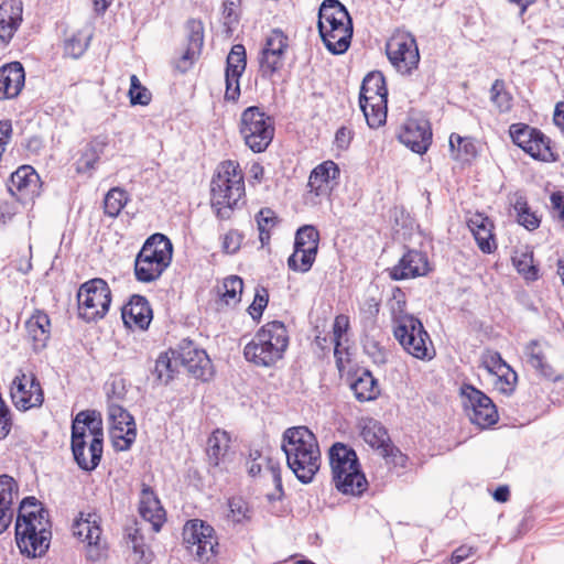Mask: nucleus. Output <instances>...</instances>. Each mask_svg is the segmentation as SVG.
Returning <instances> with one entry per match:
<instances>
[{"instance_id":"nucleus-10","label":"nucleus","mask_w":564,"mask_h":564,"mask_svg":"<svg viewBox=\"0 0 564 564\" xmlns=\"http://www.w3.org/2000/svg\"><path fill=\"white\" fill-rule=\"evenodd\" d=\"M183 541L197 562L216 564L218 541L212 525L199 519L187 521L183 529Z\"/></svg>"},{"instance_id":"nucleus-11","label":"nucleus","mask_w":564,"mask_h":564,"mask_svg":"<svg viewBox=\"0 0 564 564\" xmlns=\"http://www.w3.org/2000/svg\"><path fill=\"white\" fill-rule=\"evenodd\" d=\"M77 301L79 316L86 322H96L109 311L111 291L105 280L95 278L80 285Z\"/></svg>"},{"instance_id":"nucleus-58","label":"nucleus","mask_w":564,"mask_h":564,"mask_svg":"<svg viewBox=\"0 0 564 564\" xmlns=\"http://www.w3.org/2000/svg\"><path fill=\"white\" fill-rule=\"evenodd\" d=\"M362 345L364 351L372 359L375 364L383 365L387 362V352L378 340L366 336Z\"/></svg>"},{"instance_id":"nucleus-31","label":"nucleus","mask_w":564,"mask_h":564,"mask_svg":"<svg viewBox=\"0 0 564 564\" xmlns=\"http://www.w3.org/2000/svg\"><path fill=\"white\" fill-rule=\"evenodd\" d=\"M380 101H388L386 79L380 72H371L362 80L359 105Z\"/></svg>"},{"instance_id":"nucleus-51","label":"nucleus","mask_w":564,"mask_h":564,"mask_svg":"<svg viewBox=\"0 0 564 564\" xmlns=\"http://www.w3.org/2000/svg\"><path fill=\"white\" fill-rule=\"evenodd\" d=\"M90 36L85 35L82 32L73 34L70 37L65 40L64 54L72 58L80 57L88 47Z\"/></svg>"},{"instance_id":"nucleus-20","label":"nucleus","mask_w":564,"mask_h":564,"mask_svg":"<svg viewBox=\"0 0 564 564\" xmlns=\"http://www.w3.org/2000/svg\"><path fill=\"white\" fill-rule=\"evenodd\" d=\"M399 140L413 152L423 154L432 142V131L427 121L408 120L399 133Z\"/></svg>"},{"instance_id":"nucleus-53","label":"nucleus","mask_w":564,"mask_h":564,"mask_svg":"<svg viewBox=\"0 0 564 564\" xmlns=\"http://www.w3.org/2000/svg\"><path fill=\"white\" fill-rule=\"evenodd\" d=\"M260 74L262 78L271 79L272 76L282 69L284 61L269 53L264 48L261 50L260 58Z\"/></svg>"},{"instance_id":"nucleus-46","label":"nucleus","mask_w":564,"mask_h":564,"mask_svg":"<svg viewBox=\"0 0 564 564\" xmlns=\"http://www.w3.org/2000/svg\"><path fill=\"white\" fill-rule=\"evenodd\" d=\"M256 221L259 230V239L261 245L264 246L270 240V231L278 225V217L270 208H262L256 215Z\"/></svg>"},{"instance_id":"nucleus-12","label":"nucleus","mask_w":564,"mask_h":564,"mask_svg":"<svg viewBox=\"0 0 564 564\" xmlns=\"http://www.w3.org/2000/svg\"><path fill=\"white\" fill-rule=\"evenodd\" d=\"M386 52L391 64L401 74H411L417 68L420 54L413 35L406 32L393 34L387 42Z\"/></svg>"},{"instance_id":"nucleus-55","label":"nucleus","mask_w":564,"mask_h":564,"mask_svg":"<svg viewBox=\"0 0 564 564\" xmlns=\"http://www.w3.org/2000/svg\"><path fill=\"white\" fill-rule=\"evenodd\" d=\"M229 514L228 517L235 523H242L251 519V509L241 497H232L228 500Z\"/></svg>"},{"instance_id":"nucleus-7","label":"nucleus","mask_w":564,"mask_h":564,"mask_svg":"<svg viewBox=\"0 0 564 564\" xmlns=\"http://www.w3.org/2000/svg\"><path fill=\"white\" fill-rule=\"evenodd\" d=\"M173 245L163 234L150 236L134 261L135 279L149 283L158 280L171 264Z\"/></svg>"},{"instance_id":"nucleus-43","label":"nucleus","mask_w":564,"mask_h":564,"mask_svg":"<svg viewBox=\"0 0 564 564\" xmlns=\"http://www.w3.org/2000/svg\"><path fill=\"white\" fill-rule=\"evenodd\" d=\"M128 202V194L120 187L111 188L105 196L104 209L109 217H117Z\"/></svg>"},{"instance_id":"nucleus-21","label":"nucleus","mask_w":564,"mask_h":564,"mask_svg":"<svg viewBox=\"0 0 564 564\" xmlns=\"http://www.w3.org/2000/svg\"><path fill=\"white\" fill-rule=\"evenodd\" d=\"M25 83V73L20 62H11L0 67V100L19 96Z\"/></svg>"},{"instance_id":"nucleus-2","label":"nucleus","mask_w":564,"mask_h":564,"mask_svg":"<svg viewBox=\"0 0 564 564\" xmlns=\"http://www.w3.org/2000/svg\"><path fill=\"white\" fill-rule=\"evenodd\" d=\"M72 453L78 467L95 470L104 452L102 420L96 411H80L72 422Z\"/></svg>"},{"instance_id":"nucleus-48","label":"nucleus","mask_w":564,"mask_h":564,"mask_svg":"<svg viewBox=\"0 0 564 564\" xmlns=\"http://www.w3.org/2000/svg\"><path fill=\"white\" fill-rule=\"evenodd\" d=\"M380 311V302L375 297H367L360 304L359 317L365 329H372L376 326Z\"/></svg>"},{"instance_id":"nucleus-16","label":"nucleus","mask_w":564,"mask_h":564,"mask_svg":"<svg viewBox=\"0 0 564 564\" xmlns=\"http://www.w3.org/2000/svg\"><path fill=\"white\" fill-rule=\"evenodd\" d=\"M40 177L35 170L30 165L20 166L11 174L8 191L18 200L32 199L39 195Z\"/></svg>"},{"instance_id":"nucleus-42","label":"nucleus","mask_w":564,"mask_h":564,"mask_svg":"<svg viewBox=\"0 0 564 564\" xmlns=\"http://www.w3.org/2000/svg\"><path fill=\"white\" fill-rule=\"evenodd\" d=\"M387 102L388 101H380L360 105V109L365 116V119L369 128L376 129L386 123Z\"/></svg>"},{"instance_id":"nucleus-35","label":"nucleus","mask_w":564,"mask_h":564,"mask_svg":"<svg viewBox=\"0 0 564 564\" xmlns=\"http://www.w3.org/2000/svg\"><path fill=\"white\" fill-rule=\"evenodd\" d=\"M512 263L518 273L527 281H535L539 279V269L533 263V251L528 247L514 250Z\"/></svg>"},{"instance_id":"nucleus-3","label":"nucleus","mask_w":564,"mask_h":564,"mask_svg":"<svg viewBox=\"0 0 564 564\" xmlns=\"http://www.w3.org/2000/svg\"><path fill=\"white\" fill-rule=\"evenodd\" d=\"M282 451L288 467L302 484H310L321 467V452L315 435L306 426H294L283 433Z\"/></svg>"},{"instance_id":"nucleus-61","label":"nucleus","mask_w":564,"mask_h":564,"mask_svg":"<svg viewBox=\"0 0 564 564\" xmlns=\"http://www.w3.org/2000/svg\"><path fill=\"white\" fill-rule=\"evenodd\" d=\"M269 302L268 291L262 288L261 290H257L253 302L248 307V312L253 319H260L264 308L267 307Z\"/></svg>"},{"instance_id":"nucleus-30","label":"nucleus","mask_w":564,"mask_h":564,"mask_svg":"<svg viewBox=\"0 0 564 564\" xmlns=\"http://www.w3.org/2000/svg\"><path fill=\"white\" fill-rule=\"evenodd\" d=\"M468 227L484 253H491L497 248L492 234L494 224L487 216L475 214L469 218Z\"/></svg>"},{"instance_id":"nucleus-32","label":"nucleus","mask_w":564,"mask_h":564,"mask_svg":"<svg viewBox=\"0 0 564 564\" xmlns=\"http://www.w3.org/2000/svg\"><path fill=\"white\" fill-rule=\"evenodd\" d=\"M339 167L333 161H325L318 164L310 174L307 186L310 192L319 196L326 193L327 185L330 181L339 176Z\"/></svg>"},{"instance_id":"nucleus-25","label":"nucleus","mask_w":564,"mask_h":564,"mask_svg":"<svg viewBox=\"0 0 564 564\" xmlns=\"http://www.w3.org/2000/svg\"><path fill=\"white\" fill-rule=\"evenodd\" d=\"M187 46L183 53L178 68L185 72L200 55L204 45V25L200 20L191 19L186 23Z\"/></svg>"},{"instance_id":"nucleus-4","label":"nucleus","mask_w":564,"mask_h":564,"mask_svg":"<svg viewBox=\"0 0 564 564\" xmlns=\"http://www.w3.org/2000/svg\"><path fill=\"white\" fill-rule=\"evenodd\" d=\"M290 336L284 323L272 321L264 324L243 349V356L258 367H271L283 358Z\"/></svg>"},{"instance_id":"nucleus-15","label":"nucleus","mask_w":564,"mask_h":564,"mask_svg":"<svg viewBox=\"0 0 564 564\" xmlns=\"http://www.w3.org/2000/svg\"><path fill=\"white\" fill-rule=\"evenodd\" d=\"M10 394L14 405L23 411L40 406L44 401L42 387L33 373L17 376L12 381Z\"/></svg>"},{"instance_id":"nucleus-52","label":"nucleus","mask_w":564,"mask_h":564,"mask_svg":"<svg viewBox=\"0 0 564 564\" xmlns=\"http://www.w3.org/2000/svg\"><path fill=\"white\" fill-rule=\"evenodd\" d=\"M538 130L524 123H513L510 126L509 132L513 143L524 151L530 140L538 135Z\"/></svg>"},{"instance_id":"nucleus-23","label":"nucleus","mask_w":564,"mask_h":564,"mask_svg":"<svg viewBox=\"0 0 564 564\" xmlns=\"http://www.w3.org/2000/svg\"><path fill=\"white\" fill-rule=\"evenodd\" d=\"M139 513L152 525L153 531H160L165 520V511L152 488L145 484H142Z\"/></svg>"},{"instance_id":"nucleus-37","label":"nucleus","mask_w":564,"mask_h":564,"mask_svg":"<svg viewBox=\"0 0 564 564\" xmlns=\"http://www.w3.org/2000/svg\"><path fill=\"white\" fill-rule=\"evenodd\" d=\"M230 437L226 431L216 430L207 441V455L209 463L218 466L220 458L229 448Z\"/></svg>"},{"instance_id":"nucleus-18","label":"nucleus","mask_w":564,"mask_h":564,"mask_svg":"<svg viewBox=\"0 0 564 564\" xmlns=\"http://www.w3.org/2000/svg\"><path fill=\"white\" fill-rule=\"evenodd\" d=\"M429 260L425 253L417 250H409L399 260L398 264L389 269L392 280L400 281L427 274Z\"/></svg>"},{"instance_id":"nucleus-5","label":"nucleus","mask_w":564,"mask_h":564,"mask_svg":"<svg viewBox=\"0 0 564 564\" xmlns=\"http://www.w3.org/2000/svg\"><path fill=\"white\" fill-rule=\"evenodd\" d=\"M212 206L220 219H229L234 206L245 195L243 173L239 163L228 160L219 164L210 184Z\"/></svg>"},{"instance_id":"nucleus-57","label":"nucleus","mask_w":564,"mask_h":564,"mask_svg":"<svg viewBox=\"0 0 564 564\" xmlns=\"http://www.w3.org/2000/svg\"><path fill=\"white\" fill-rule=\"evenodd\" d=\"M497 380L495 382L496 389L500 392L510 395L516 388L517 372L508 365L503 368V371L495 373Z\"/></svg>"},{"instance_id":"nucleus-34","label":"nucleus","mask_w":564,"mask_h":564,"mask_svg":"<svg viewBox=\"0 0 564 564\" xmlns=\"http://www.w3.org/2000/svg\"><path fill=\"white\" fill-rule=\"evenodd\" d=\"M350 389L359 402L372 401L380 394L377 379L369 370H361L350 383Z\"/></svg>"},{"instance_id":"nucleus-41","label":"nucleus","mask_w":564,"mask_h":564,"mask_svg":"<svg viewBox=\"0 0 564 564\" xmlns=\"http://www.w3.org/2000/svg\"><path fill=\"white\" fill-rule=\"evenodd\" d=\"M170 352H161L155 361V366L153 369V375H155V381L158 383L167 384L173 378L175 373V365L173 355Z\"/></svg>"},{"instance_id":"nucleus-8","label":"nucleus","mask_w":564,"mask_h":564,"mask_svg":"<svg viewBox=\"0 0 564 564\" xmlns=\"http://www.w3.org/2000/svg\"><path fill=\"white\" fill-rule=\"evenodd\" d=\"M393 335L403 349L421 360L435 356L433 343L422 322L411 314L393 316Z\"/></svg>"},{"instance_id":"nucleus-59","label":"nucleus","mask_w":564,"mask_h":564,"mask_svg":"<svg viewBox=\"0 0 564 564\" xmlns=\"http://www.w3.org/2000/svg\"><path fill=\"white\" fill-rule=\"evenodd\" d=\"M481 365L486 368V370L492 375L498 371H503V368L508 366V364L502 359L501 355L495 350H486L481 355Z\"/></svg>"},{"instance_id":"nucleus-29","label":"nucleus","mask_w":564,"mask_h":564,"mask_svg":"<svg viewBox=\"0 0 564 564\" xmlns=\"http://www.w3.org/2000/svg\"><path fill=\"white\" fill-rule=\"evenodd\" d=\"M18 495V484L9 475L0 476V534L4 532L13 518V500Z\"/></svg>"},{"instance_id":"nucleus-60","label":"nucleus","mask_w":564,"mask_h":564,"mask_svg":"<svg viewBox=\"0 0 564 564\" xmlns=\"http://www.w3.org/2000/svg\"><path fill=\"white\" fill-rule=\"evenodd\" d=\"M349 329V317L345 314H339L335 317L333 323V337L330 338V343L334 344V352L338 354V347L340 346L341 337Z\"/></svg>"},{"instance_id":"nucleus-40","label":"nucleus","mask_w":564,"mask_h":564,"mask_svg":"<svg viewBox=\"0 0 564 564\" xmlns=\"http://www.w3.org/2000/svg\"><path fill=\"white\" fill-rule=\"evenodd\" d=\"M449 148L456 151V159L470 161L477 156V148L471 138L460 137L457 133H452L449 137Z\"/></svg>"},{"instance_id":"nucleus-28","label":"nucleus","mask_w":564,"mask_h":564,"mask_svg":"<svg viewBox=\"0 0 564 564\" xmlns=\"http://www.w3.org/2000/svg\"><path fill=\"white\" fill-rule=\"evenodd\" d=\"M25 328L33 350L39 352L44 349L51 337V321L48 315L42 311H36L26 321Z\"/></svg>"},{"instance_id":"nucleus-1","label":"nucleus","mask_w":564,"mask_h":564,"mask_svg":"<svg viewBox=\"0 0 564 564\" xmlns=\"http://www.w3.org/2000/svg\"><path fill=\"white\" fill-rule=\"evenodd\" d=\"M52 539L48 512L35 497H25L19 507L15 540L21 553L30 557L42 556Z\"/></svg>"},{"instance_id":"nucleus-45","label":"nucleus","mask_w":564,"mask_h":564,"mask_svg":"<svg viewBox=\"0 0 564 564\" xmlns=\"http://www.w3.org/2000/svg\"><path fill=\"white\" fill-rule=\"evenodd\" d=\"M288 47L289 37L281 29H273L267 36L264 46L262 48L284 61V55Z\"/></svg>"},{"instance_id":"nucleus-13","label":"nucleus","mask_w":564,"mask_h":564,"mask_svg":"<svg viewBox=\"0 0 564 564\" xmlns=\"http://www.w3.org/2000/svg\"><path fill=\"white\" fill-rule=\"evenodd\" d=\"M462 391L465 398L464 408L471 423L482 429L497 423L498 412L488 395L473 386H465Z\"/></svg>"},{"instance_id":"nucleus-44","label":"nucleus","mask_w":564,"mask_h":564,"mask_svg":"<svg viewBox=\"0 0 564 564\" xmlns=\"http://www.w3.org/2000/svg\"><path fill=\"white\" fill-rule=\"evenodd\" d=\"M524 152L530 154L533 159L542 161L554 160L553 152L550 148V139L545 137L540 130H538V135L530 140V143L528 144Z\"/></svg>"},{"instance_id":"nucleus-56","label":"nucleus","mask_w":564,"mask_h":564,"mask_svg":"<svg viewBox=\"0 0 564 564\" xmlns=\"http://www.w3.org/2000/svg\"><path fill=\"white\" fill-rule=\"evenodd\" d=\"M129 97L131 105L147 106L151 101V93L144 87L137 75L130 76Z\"/></svg>"},{"instance_id":"nucleus-17","label":"nucleus","mask_w":564,"mask_h":564,"mask_svg":"<svg viewBox=\"0 0 564 564\" xmlns=\"http://www.w3.org/2000/svg\"><path fill=\"white\" fill-rule=\"evenodd\" d=\"M108 417L111 422L113 437L121 438L124 443L119 448L121 451L129 449L137 436L133 416L121 405L111 403L108 406Z\"/></svg>"},{"instance_id":"nucleus-38","label":"nucleus","mask_w":564,"mask_h":564,"mask_svg":"<svg viewBox=\"0 0 564 564\" xmlns=\"http://www.w3.org/2000/svg\"><path fill=\"white\" fill-rule=\"evenodd\" d=\"M319 243V232L312 225H305L297 229L294 241V251L300 252L305 249V252L317 254Z\"/></svg>"},{"instance_id":"nucleus-62","label":"nucleus","mask_w":564,"mask_h":564,"mask_svg":"<svg viewBox=\"0 0 564 564\" xmlns=\"http://www.w3.org/2000/svg\"><path fill=\"white\" fill-rule=\"evenodd\" d=\"M242 239H243V237L238 230H236V229L229 230L224 236V239H223V246H221L223 251L227 254L236 253L240 249Z\"/></svg>"},{"instance_id":"nucleus-19","label":"nucleus","mask_w":564,"mask_h":564,"mask_svg":"<svg viewBox=\"0 0 564 564\" xmlns=\"http://www.w3.org/2000/svg\"><path fill=\"white\" fill-rule=\"evenodd\" d=\"M23 21V2L6 0L0 4V45L10 44Z\"/></svg>"},{"instance_id":"nucleus-27","label":"nucleus","mask_w":564,"mask_h":564,"mask_svg":"<svg viewBox=\"0 0 564 564\" xmlns=\"http://www.w3.org/2000/svg\"><path fill=\"white\" fill-rule=\"evenodd\" d=\"M527 364L542 378L550 381H558L562 376L556 373L547 361L545 351L538 340H531L524 348Z\"/></svg>"},{"instance_id":"nucleus-49","label":"nucleus","mask_w":564,"mask_h":564,"mask_svg":"<svg viewBox=\"0 0 564 564\" xmlns=\"http://www.w3.org/2000/svg\"><path fill=\"white\" fill-rule=\"evenodd\" d=\"M247 58L246 48L242 44H236L231 47L227 61L225 73L242 75L246 69Z\"/></svg>"},{"instance_id":"nucleus-14","label":"nucleus","mask_w":564,"mask_h":564,"mask_svg":"<svg viewBox=\"0 0 564 564\" xmlns=\"http://www.w3.org/2000/svg\"><path fill=\"white\" fill-rule=\"evenodd\" d=\"M171 355L175 365H182L197 379L204 381L212 376V362L206 351L197 348L192 340L183 339L177 349H172Z\"/></svg>"},{"instance_id":"nucleus-22","label":"nucleus","mask_w":564,"mask_h":564,"mask_svg":"<svg viewBox=\"0 0 564 564\" xmlns=\"http://www.w3.org/2000/svg\"><path fill=\"white\" fill-rule=\"evenodd\" d=\"M318 30L352 28L351 18L347 9L338 0L323 1L318 11Z\"/></svg>"},{"instance_id":"nucleus-63","label":"nucleus","mask_w":564,"mask_h":564,"mask_svg":"<svg viewBox=\"0 0 564 564\" xmlns=\"http://www.w3.org/2000/svg\"><path fill=\"white\" fill-rule=\"evenodd\" d=\"M99 159L100 156L86 147L77 161V171L85 173L94 170Z\"/></svg>"},{"instance_id":"nucleus-9","label":"nucleus","mask_w":564,"mask_h":564,"mask_svg":"<svg viewBox=\"0 0 564 564\" xmlns=\"http://www.w3.org/2000/svg\"><path fill=\"white\" fill-rule=\"evenodd\" d=\"M239 131L246 145L252 152L261 153L272 142L274 123L259 107L251 106L241 113Z\"/></svg>"},{"instance_id":"nucleus-54","label":"nucleus","mask_w":564,"mask_h":564,"mask_svg":"<svg viewBox=\"0 0 564 564\" xmlns=\"http://www.w3.org/2000/svg\"><path fill=\"white\" fill-rule=\"evenodd\" d=\"M316 256L315 253L305 252V249H302L300 252L293 251L288 259V267L292 271L306 273L315 262Z\"/></svg>"},{"instance_id":"nucleus-39","label":"nucleus","mask_w":564,"mask_h":564,"mask_svg":"<svg viewBox=\"0 0 564 564\" xmlns=\"http://www.w3.org/2000/svg\"><path fill=\"white\" fill-rule=\"evenodd\" d=\"M243 289V281L238 275H230L226 278L223 285L219 288V296L221 301L228 306H235L241 300Z\"/></svg>"},{"instance_id":"nucleus-6","label":"nucleus","mask_w":564,"mask_h":564,"mask_svg":"<svg viewBox=\"0 0 564 564\" xmlns=\"http://www.w3.org/2000/svg\"><path fill=\"white\" fill-rule=\"evenodd\" d=\"M328 455L336 488L345 495H361L367 489L368 481L360 470L356 452L343 443H335Z\"/></svg>"},{"instance_id":"nucleus-47","label":"nucleus","mask_w":564,"mask_h":564,"mask_svg":"<svg viewBox=\"0 0 564 564\" xmlns=\"http://www.w3.org/2000/svg\"><path fill=\"white\" fill-rule=\"evenodd\" d=\"M518 223L528 230H534L540 226V218L531 212L527 200L523 197L517 198L514 205Z\"/></svg>"},{"instance_id":"nucleus-50","label":"nucleus","mask_w":564,"mask_h":564,"mask_svg":"<svg viewBox=\"0 0 564 564\" xmlns=\"http://www.w3.org/2000/svg\"><path fill=\"white\" fill-rule=\"evenodd\" d=\"M490 99L500 112H508L512 107V97L505 89V82L496 79L490 88Z\"/></svg>"},{"instance_id":"nucleus-24","label":"nucleus","mask_w":564,"mask_h":564,"mask_svg":"<svg viewBox=\"0 0 564 564\" xmlns=\"http://www.w3.org/2000/svg\"><path fill=\"white\" fill-rule=\"evenodd\" d=\"M121 315L128 327L135 326L142 330L147 329L152 321V310L142 295H132L129 303L122 307Z\"/></svg>"},{"instance_id":"nucleus-64","label":"nucleus","mask_w":564,"mask_h":564,"mask_svg":"<svg viewBox=\"0 0 564 564\" xmlns=\"http://www.w3.org/2000/svg\"><path fill=\"white\" fill-rule=\"evenodd\" d=\"M241 75L225 73L226 91L225 97L227 100H237L240 96L239 78Z\"/></svg>"},{"instance_id":"nucleus-36","label":"nucleus","mask_w":564,"mask_h":564,"mask_svg":"<svg viewBox=\"0 0 564 564\" xmlns=\"http://www.w3.org/2000/svg\"><path fill=\"white\" fill-rule=\"evenodd\" d=\"M362 437L371 447L381 449L384 456L393 451L387 431L377 422L364 427Z\"/></svg>"},{"instance_id":"nucleus-33","label":"nucleus","mask_w":564,"mask_h":564,"mask_svg":"<svg viewBox=\"0 0 564 564\" xmlns=\"http://www.w3.org/2000/svg\"><path fill=\"white\" fill-rule=\"evenodd\" d=\"M319 35L326 48L335 55L344 54L351 42L352 28L319 29Z\"/></svg>"},{"instance_id":"nucleus-26","label":"nucleus","mask_w":564,"mask_h":564,"mask_svg":"<svg viewBox=\"0 0 564 564\" xmlns=\"http://www.w3.org/2000/svg\"><path fill=\"white\" fill-rule=\"evenodd\" d=\"M101 532L100 517L96 512H80L73 524L74 535L90 547H99Z\"/></svg>"}]
</instances>
